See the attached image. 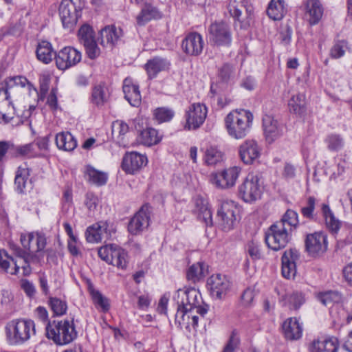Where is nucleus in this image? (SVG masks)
<instances>
[{"label":"nucleus","mask_w":352,"mask_h":352,"mask_svg":"<svg viewBox=\"0 0 352 352\" xmlns=\"http://www.w3.org/2000/svg\"><path fill=\"white\" fill-rule=\"evenodd\" d=\"M348 50V42L345 40H338L331 47L329 56L333 59H338L343 57Z\"/></svg>","instance_id":"obj_52"},{"label":"nucleus","mask_w":352,"mask_h":352,"mask_svg":"<svg viewBox=\"0 0 352 352\" xmlns=\"http://www.w3.org/2000/svg\"><path fill=\"white\" fill-rule=\"evenodd\" d=\"M306 14L311 25L317 24L321 19L323 8L318 0H307L305 3Z\"/></svg>","instance_id":"obj_33"},{"label":"nucleus","mask_w":352,"mask_h":352,"mask_svg":"<svg viewBox=\"0 0 352 352\" xmlns=\"http://www.w3.org/2000/svg\"><path fill=\"white\" fill-rule=\"evenodd\" d=\"M210 40L219 46H229L232 34L229 25L224 22H215L209 28Z\"/></svg>","instance_id":"obj_18"},{"label":"nucleus","mask_w":352,"mask_h":352,"mask_svg":"<svg viewBox=\"0 0 352 352\" xmlns=\"http://www.w3.org/2000/svg\"><path fill=\"white\" fill-rule=\"evenodd\" d=\"M287 302L290 309H298L305 302V297L302 293L295 292L287 296Z\"/></svg>","instance_id":"obj_59"},{"label":"nucleus","mask_w":352,"mask_h":352,"mask_svg":"<svg viewBox=\"0 0 352 352\" xmlns=\"http://www.w3.org/2000/svg\"><path fill=\"white\" fill-rule=\"evenodd\" d=\"M46 335L56 344L63 345L69 344L77 337L73 320L54 321L46 325Z\"/></svg>","instance_id":"obj_3"},{"label":"nucleus","mask_w":352,"mask_h":352,"mask_svg":"<svg viewBox=\"0 0 352 352\" xmlns=\"http://www.w3.org/2000/svg\"><path fill=\"white\" fill-rule=\"evenodd\" d=\"M321 212L328 230L332 233H337L340 228V221L334 216L333 212L327 204L321 205Z\"/></svg>","instance_id":"obj_37"},{"label":"nucleus","mask_w":352,"mask_h":352,"mask_svg":"<svg viewBox=\"0 0 352 352\" xmlns=\"http://www.w3.org/2000/svg\"><path fill=\"white\" fill-rule=\"evenodd\" d=\"M49 305L54 314L58 316L64 315L67 309L66 301L56 297L50 298Z\"/></svg>","instance_id":"obj_54"},{"label":"nucleus","mask_w":352,"mask_h":352,"mask_svg":"<svg viewBox=\"0 0 352 352\" xmlns=\"http://www.w3.org/2000/svg\"><path fill=\"white\" fill-rule=\"evenodd\" d=\"M239 208L233 201H223L217 210L219 227L225 232L234 229L237 222Z\"/></svg>","instance_id":"obj_9"},{"label":"nucleus","mask_w":352,"mask_h":352,"mask_svg":"<svg viewBox=\"0 0 352 352\" xmlns=\"http://www.w3.org/2000/svg\"><path fill=\"white\" fill-rule=\"evenodd\" d=\"M305 97L304 94H298L292 96L288 102L289 111L295 114L302 115L306 111Z\"/></svg>","instance_id":"obj_43"},{"label":"nucleus","mask_w":352,"mask_h":352,"mask_svg":"<svg viewBox=\"0 0 352 352\" xmlns=\"http://www.w3.org/2000/svg\"><path fill=\"white\" fill-rule=\"evenodd\" d=\"M208 109L202 103L192 104L186 111V124L184 128L188 130L197 129L204 122L207 116Z\"/></svg>","instance_id":"obj_14"},{"label":"nucleus","mask_w":352,"mask_h":352,"mask_svg":"<svg viewBox=\"0 0 352 352\" xmlns=\"http://www.w3.org/2000/svg\"><path fill=\"white\" fill-rule=\"evenodd\" d=\"M254 298V291L251 288H247L241 296V300L245 306H248L251 304Z\"/></svg>","instance_id":"obj_64"},{"label":"nucleus","mask_w":352,"mask_h":352,"mask_svg":"<svg viewBox=\"0 0 352 352\" xmlns=\"http://www.w3.org/2000/svg\"><path fill=\"white\" fill-rule=\"evenodd\" d=\"M239 344V338L236 333L233 332L230 338L229 342L226 346L223 352H233Z\"/></svg>","instance_id":"obj_62"},{"label":"nucleus","mask_w":352,"mask_h":352,"mask_svg":"<svg viewBox=\"0 0 352 352\" xmlns=\"http://www.w3.org/2000/svg\"><path fill=\"white\" fill-rule=\"evenodd\" d=\"M5 333L10 345L23 344L36 333L34 322L23 318L11 320L5 326Z\"/></svg>","instance_id":"obj_1"},{"label":"nucleus","mask_w":352,"mask_h":352,"mask_svg":"<svg viewBox=\"0 0 352 352\" xmlns=\"http://www.w3.org/2000/svg\"><path fill=\"white\" fill-rule=\"evenodd\" d=\"M147 157L138 152L126 153L123 157L122 169L126 173L134 174L137 170L146 166Z\"/></svg>","instance_id":"obj_23"},{"label":"nucleus","mask_w":352,"mask_h":352,"mask_svg":"<svg viewBox=\"0 0 352 352\" xmlns=\"http://www.w3.org/2000/svg\"><path fill=\"white\" fill-rule=\"evenodd\" d=\"M305 250L313 257L322 255L327 250V236L322 232L309 234L305 239Z\"/></svg>","instance_id":"obj_15"},{"label":"nucleus","mask_w":352,"mask_h":352,"mask_svg":"<svg viewBox=\"0 0 352 352\" xmlns=\"http://www.w3.org/2000/svg\"><path fill=\"white\" fill-rule=\"evenodd\" d=\"M19 269V261L14 260L5 250H0V270L12 275H16Z\"/></svg>","instance_id":"obj_30"},{"label":"nucleus","mask_w":352,"mask_h":352,"mask_svg":"<svg viewBox=\"0 0 352 352\" xmlns=\"http://www.w3.org/2000/svg\"><path fill=\"white\" fill-rule=\"evenodd\" d=\"M285 0H271L268 4L267 14L274 21L281 20L287 12Z\"/></svg>","instance_id":"obj_31"},{"label":"nucleus","mask_w":352,"mask_h":352,"mask_svg":"<svg viewBox=\"0 0 352 352\" xmlns=\"http://www.w3.org/2000/svg\"><path fill=\"white\" fill-rule=\"evenodd\" d=\"M153 116L159 123H162L170 121L174 116V111L170 109L159 107L154 110Z\"/></svg>","instance_id":"obj_58"},{"label":"nucleus","mask_w":352,"mask_h":352,"mask_svg":"<svg viewBox=\"0 0 352 352\" xmlns=\"http://www.w3.org/2000/svg\"><path fill=\"white\" fill-rule=\"evenodd\" d=\"M85 3L82 0H62L58 14L65 29L72 30L81 16Z\"/></svg>","instance_id":"obj_6"},{"label":"nucleus","mask_w":352,"mask_h":352,"mask_svg":"<svg viewBox=\"0 0 352 352\" xmlns=\"http://www.w3.org/2000/svg\"><path fill=\"white\" fill-rule=\"evenodd\" d=\"M253 118L252 113L245 109L230 111L225 118L228 135L236 140L244 138L251 129Z\"/></svg>","instance_id":"obj_2"},{"label":"nucleus","mask_w":352,"mask_h":352,"mask_svg":"<svg viewBox=\"0 0 352 352\" xmlns=\"http://www.w3.org/2000/svg\"><path fill=\"white\" fill-rule=\"evenodd\" d=\"M129 132V125L122 120H116L112 124V133L116 136L117 142L122 146H126L129 144L126 135Z\"/></svg>","instance_id":"obj_38"},{"label":"nucleus","mask_w":352,"mask_h":352,"mask_svg":"<svg viewBox=\"0 0 352 352\" xmlns=\"http://www.w3.org/2000/svg\"><path fill=\"white\" fill-rule=\"evenodd\" d=\"M204 41L202 36L197 32L188 34L182 43L183 51L189 56H197L204 50Z\"/></svg>","instance_id":"obj_21"},{"label":"nucleus","mask_w":352,"mask_h":352,"mask_svg":"<svg viewBox=\"0 0 352 352\" xmlns=\"http://www.w3.org/2000/svg\"><path fill=\"white\" fill-rule=\"evenodd\" d=\"M324 142L327 148L331 151H338L341 150L344 145L343 138L340 134L337 133L329 134L325 138Z\"/></svg>","instance_id":"obj_51"},{"label":"nucleus","mask_w":352,"mask_h":352,"mask_svg":"<svg viewBox=\"0 0 352 352\" xmlns=\"http://www.w3.org/2000/svg\"><path fill=\"white\" fill-rule=\"evenodd\" d=\"M14 252L17 257L14 260L19 261L20 268L21 267L23 270V275L25 276H29L32 272L30 264L39 263L41 260L39 255L32 254L30 252L27 253L20 248L16 247L14 248Z\"/></svg>","instance_id":"obj_25"},{"label":"nucleus","mask_w":352,"mask_h":352,"mask_svg":"<svg viewBox=\"0 0 352 352\" xmlns=\"http://www.w3.org/2000/svg\"><path fill=\"white\" fill-rule=\"evenodd\" d=\"M99 257L108 264L119 269H126L129 263L128 254L121 247L116 244H109L98 249Z\"/></svg>","instance_id":"obj_8"},{"label":"nucleus","mask_w":352,"mask_h":352,"mask_svg":"<svg viewBox=\"0 0 352 352\" xmlns=\"http://www.w3.org/2000/svg\"><path fill=\"white\" fill-rule=\"evenodd\" d=\"M338 340L336 338L315 340L309 346L310 352H337Z\"/></svg>","instance_id":"obj_32"},{"label":"nucleus","mask_w":352,"mask_h":352,"mask_svg":"<svg viewBox=\"0 0 352 352\" xmlns=\"http://www.w3.org/2000/svg\"><path fill=\"white\" fill-rule=\"evenodd\" d=\"M173 300L179 307H186L188 310H194L196 314L204 316L208 308L201 305L202 298L199 292L195 288L178 289L173 296Z\"/></svg>","instance_id":"obj_4"},{"label":"nucleus","mask_w":352,"mask_h":352,"mask_svg":"<svg viewBox=\"0 0 352 352\" xmlns=\"http://www.w3.org/2000/svg\"><path fill=\"white\" fill-rule=\"evenodd\" d=\"M170 65V63L166 58L157 56L148 60L145 65V69L148 77L153 78L160 72L168 69Z\"/></svg>","instance_id":"obj_29"},{"label":"nucleus","mask_w":352,"mask_h":352,"mask_svg":"<svg viewBox=\"0 0 352 352\" xmlns=\"http://www.w3.org/2000/svg\"><path fill=\"white\" fill-rule=\"evenodd\" d=\"M98 204V198L93 193L88 192L85 197V205L90 211L96 210Z\"/></svg>","instance_id":"obj_61"},{"label":"nucleus","mask_w":352,"mask_h":352,"mask_svg":"<svg viewBox=\"0 0 352 352\" xmlns=\"http://www.w3.org/2000/svg\"><path fill=\"white\" fill-rule=\"evenodd\" d=\"M197 214L199 220L204 222L206 226H212L213 224L212 211L208 204L201 201L197 203Z\"/></svg>","instance_id":"obj_45"},{"label":"nucleus","mask_w":352,"mask_h":352,"mask_svg":"<svg viewBox=\"0 0 352 352\" xmlns=\"http://www.w3.org/2000/svg\"><path fill=\"white\" fill-rule=\"evenodd\" d=\"M81 58V52L72 47H65L55 56L56 67L60 70H66L76 65Z\"/></svg>","instance_id":"obj_17"},{"label":"nucleus","mask_w":352,"mask_h":352,"mask_svg":"<svg viewBox=\"0 0 352 352\" xmlns=\"http://www.w3.org/2000/svg\"><path fill=\"white\" fill-rule=\"evenodd\" d=\"M240 173V168L230 167L212 173L209 176V182L218 189H229L236 184Z\"/></svg>","instance_id":"obj_10"},{"label":"nucleus","mask_w":352,"mask_h":352,"mask_svg":"<svg viewBox=\"0 0 352 352\" xmlns=\"http://www.w3.org/2000/svg\"><path fill=\"white\" fill-rule=\"evenodd\" d=\"M123 92L125 99L133 107H139L141 104L142 97L139 86L135 84L132 79L126 78L123 82Z\"/></svg>","instance_id":"obj_26"},{"label":"nucleus","mask_w":352,"mask_h":352,"mask_svg":"<svg viewBox=\"0 0 352 352\" xmlns=\"http://www.w3.org/2000/svg\"><path fill=\"white\" fill-rule=\"evenodd\" d=\"M89 291L96 307L101 309L103 312L108 311L110 307L109 299L93 287H89Z\"/></svg>","instance_id":"obj_46"},{"label":"nucleus","mask_w":352,"mask_h":352,"mask_svg":"<svg viewBox=\"0 0 352 352\" xmlns=\"http://www.w3.org/2000/svg\"><path fill=\"white\" fill-rule=\"evenodd\" d=\"M85 175L90 183L98 186L104 185L108 178L107 173L96 170L90 165L86 167Z\"/></svg>","instance_id":"obj_41"},{"label":"nucleus","mask_w":352,"mask_h":352,"mask_svg":"<svg viewBox=\"0 0 352 352\" xmlns=\"http://www.w3.org/2000/svg\"><path fill=\"white\" fill-rule=\"evenodd\" d=\"M316 202V199L313 196H309L307 198L305 205L300 209V212L304 217L310 220L314 219V210Z\"/></svg>","instance_id":"obj_57"},{"label":"nucleus","mask_w":352,"mask_h":352,"mask_svg":"<svg viewBox=\"0 0 352 352\" xmlns=\"http://www.w3.org/2000/svg\"><path fill=\"white\" fill-rule=\"evenodd\" d=\"M227 9L230 16L235 20L241 23V16L242 12L239 9L236 0H228Z\"/></svg>","instance_id":"obj_60"},{"label":"nucleus","mask_w":352,"mask_h":352,"mask_svg":"<svg viewBox=\"0 0 352 352\" xmlns=\"http://www.w3.org/2000/svg\"><path fill=\"white\" fill-rule=\"evenodd\" d=\"M223 160V153L217 147L210 146L208 148L204 156L205 163L208 166H214Z\"/></svg>","instance_id":"obj_47"},{"label":"nucleus","mask_w":352,"mask_h":352,"mask_svg":"<svg viewBox=\"0 0 352 352\" xmlns=\"http://www.w3.org/2000/svg\"><path fill=\"white\" fill-rule=\"evenodd\" d=\"M318 300L325 306H331L342 301V295L337 291H327L319 293Z\"/></svg>","instance_id":"obj_50"},{"label":"nucleus","mask_w":352,"mask_h":352,"mask_svg":"<svg viewBox=\"0 0 352 352\" xmlns=\"http://www.w3.org/2000/svg\"><path fill=\"white\" fill-rule=\"evenodd\" d=\"M28 79L21 76H14V77H9L7 78L5 80L6 83V90L5 94L6 95V100H8L9 95H8V89L12 88L14 86H19L21 87H25V85L28 84Z\"/></svg>","instance_id":"obj_56"},{"label":"nucleus","mask_w":352,"mask_h":352,"mask_svg":"<svg viewBox=\"0 0 352 352\" xmlns=\"http://www.w3.org/2000/svg\"><path fill=\"white\" fill-rule=\"evenodd\" d=\"M292 232L282 223H273L265 232V240L267 246L278 251L284 248L289 242Z\"/></svg>","instance_id":"obj_7"},{"label":"nucleus","mask_w":352,"mask_h":352,"mask_svg":"<svg viewBox=\"0 0 352 352\" xmlns=\"http://www.w3.org/2000/svg\"><path fill=\"white\" fill-rule=\"evenodd\" d=\"M206 268L204 263L198 262L192 265L187 270L186 277L188 280L193 283L199 281L205 276Z\"/></svg>","instance_id":"obj_48"},{"label":"nucleus","mask_w":352,"mask_h":352,"mask_svg":"<svg viewBox=\"0 0 352 352\" xmlns=\"http://www.w3.org/2000/svg\"><path fill=\"white\" fill-rule=\"evenodd\" d=\"M162 140V135L153 128H146L140 131L137 138L138 142L144 146H151L158 144Z\"/></svg>","instance_id":"obj_35"},{"label":"nucleus","mask_w":352,"mask_h":352,"mask_svg":"<svg viewBox=\"0 0 352 352\" xmlns=\"http://www.w3.org/2000/svg\"><path fill=\"white\" fill-rule=\"evenodd\" d=\"M285 338L289 340H297L302 337V327L296 318H287L282 325Z\"/></svg>","instance_id":"obj_27"},{"label":"nucleus","mask_w":352,"mask_h":352,"mask_svg":"<svg viewBox=\"0 0 352 352\" xmlns=\"http://www.w3.org/2000/svg\"><path fill=\"white\" fill-rule=\"evenodd\" d=\"M122 36V30L115 26H107L100 33V44L107 47H113Z\"/></svg>","instance_id":"obj_28"},{"label":"nucleus","mask_w":352,"mask_h":352,"mask_svg":"<svg viewBox=\"0 0 352 352\" xmlns=\"http://www.w3.org/2000/svg\"><path fill=\"white\" fill-rule=\"evenodd\" d=\"M109 92L104 85H98L93 87L91 102L97 107L103 106L109 100Z\"/></svg>","instance_id":"obj_39"},{"label":"nucleus","mask_w":352,"mask_h":352,"mask_svg":"<svg viewBox=\"0 0 352 352\" xmlns=\"http://www.w3.org/2000/svg\"><path fill=\"white\" fill-rule=\"evenodd\" d=\"M151 207L148 204L143 205L131 219L128 230L133 235H137L146 229L150 223Z\"/></svg>","instance_id":"obj_16"},{"label":"nucleus","mask_w":352,"mask_h":352,"mask_svg":"<svg viewBox=\"0 0 352 352\" xmlns=\"http://www.w3.org/2000/svg\"><path fill=\"white\" fill-rule=\"evenodd\" d=\"M36 54L37 59L45 63L48 64L53 58H55L56 53L54 51L52 44L47 41H42L38 43Z\"/></svg>","instance_id":"obj_34"},{"label":"nucleus","mask_w":352,"mask_h":352,"mask_svg":"<svg viewBox=\"0 0 352 352\" xmlns=\"http://www.w3.org/2000/svg\"><path fill=\"white\" fill-rule=\"evenodd\" d=\"M218 76L221 81L228 82L235 76V67L230 63H224L218 70Z\"/></svg>","instance_id":"obj_55"},{"label":"nucleus","mask_w":352,"mask_h":352,"mask_svg":"<svg viewBox=\"0 0 352 352\" xmlns=\"http://www.w3.org/2000/svg\"><path fill=\"white\" fill-rule=\"evenodd\" d=\"M67 247L69 252L73 256H78L80 254V243L78 241L77 237L72 238L68 240Z\"/></svg>","instance_id":"obj_63"},{"label":"nucleus","mask_w":352,"mask_h":352,"mask_svg":"<svg viewBox=\"0 0 352 352\" xmlns=\"http://www.w3.org/2000/svg\"><path fill=\"white\" fill-rule=\"evenodd\" d=\"M78 36L90 59H95L100 55V50L95 39L94 31L90 25L87 24L82 25L78 30Z\"/></svg>","instance_id":"obj_13"},{"label":"nucleus","mask_w":352,"mask_h":352,"mask_svg":"<svg viewBox=\"0 0 352 352\" xmlns=\"http://www.w3.org/2000/svg\"><path fill=\"white\" fill-rule=\"evenodd\" d=\"M263 184L258 174L250 173L238 187L239 197L245 203L252 204L261 198Z\"/></svg>","instance_id":"obj_5"},{"label":"nucleus","mask_w":352,"mask_h":352,"mask_svg":"<svg viewBox=\"0 0 352 352\" xmlns=\"http://www.w3.org/2000/svg\"><path fill=\"white\" fill-rule=\"evenodd\" d=\"M261 155V148L254 140H247L239 146V155L246 164H252Z\"/></svg>","instance_id":"obj_24"},{"label":"nucleus","mask_w":352,"mask_h":352,"mask_svg":"<svg viewBox=\"0 0 352 352\" xmlns=\"http://www.w3.org/2000/svg\"><path fill=\"white\" fill-rule=\"evenodd\" d=\"M300 253L295 248L286 250L282 256V274L289 279L294 277L296 272V261L299 259Z\"/></svg>","instance_id":"obj_22"},{"label":"nucleus","mask_w":352,"mask_h":352,"mask_svg":"<svg viewBox=\"0 0 352 352\" xmlns=\"http://www.w3.org/2000/svg\"><path fill=\"white\" fill-rule=\"evenodd\" d=\"M161 17V13L154 6L146 5L141 13L138 16L137 20L139 25H144L146 22Z\"/></svg>","instance_id":"obj_44"},{"label":"nucleus","mask_w":352,"mask_h":352,"mask_svg":"<svg viewBox=\"0 0 352 352\" xmlns=\"http://www.w3.org/2000/svg\"><path fill=\"white\" fill-rule=\"evenodd\" d=\"M55 140L57 147L65 151H72L77 146L76 140L68 131L57 133Z\"/></svg>","instance_id":"obj_36"},{"label":"nucleus","mask_w":352,"mask_h":352,"mask_svg":"<svg viewBox=\"0 0 352 352\" xmlns=\"http://www.w3.org/2000/svg\"><path fill=\"white\" fill-rule=\"evenodd\" d=\"M194 310H188L186 307H179L177 306V312L175 314V322L181 328L190 329L192 313Z\"/></svg>","instance_id":"obj_42"},{"label":"nucleus","mask_w":352,"mask_h":352,"mask_svg":"<svg viewBox=\"0 0 352 352\" xmlns=\"http://www.w3.org/2000/svg\"><path fill=\"white\" fill-rule=\"evenodd\" d=\"M207 286L212 298L223 300L230 292L232 283L226 275L214 274L208 278Z\"/></svg>","instance_id":"obj_12"},{"label":"nucleus","mask_w":352,"mask_h":352,"mask_svg":"<svg viewBox=\"0 0 352 352\" xmlns=\"http://www.w3.org/2000/svg\"><path fill=\"white\" fill-rule=\"evenodd\" d=\"M15 151L16 155L20 157L33 158L41 156L40 153L35 149L34 143L18 146L16 147Z\"/></svg>","instance_id":"obj_53"},{"label":"nucleus","mask_w":352,"mask_h":352,"mask_svg":"<svg viewBox=\"0 0 352 352\" xmlns=\"http://www.w3.org/2000/svg\"><path fill=\"white\" fill-rule=\"evenodd\" d=\"M114 233L115 228L112 223L100 221L87 228L85 236L89 243H98L110 239Z\"/></svg>","instance_id":"obj_11"},{"label":"nucleus","mask_w":352,"mask_h":352,"mask_svg":"<svg viewBox=\"0 0 352 352\" xmlns=\"http://www.w3.org/2000/svg\"><path fill=\"white\" fill-rule=\"evenodd\" d=\"M29 177L30 169L27 164H24L19 166L14 179V184L19 192L22 193L28 184L30 183Z\"/></svg>","instance_id":"obj_40"},{"label":"nucleus","mask_w":352,"mask_h":352,"mask_svg":"<svg viewBox=\"0 0 352 352\" xmlns=\"http://www.w3.org/2000/svg\"><path fill=\"white\" fill-rule=\"evenodd\" d=\"M298 215L292 210H287L282 219L276 223H282L287 230L292 233L298 224Z\"/></svg>","instance_id":"obj_49"},{"label":"nucleus","mask_w":352,"mask_h":352,"mask_svg":"<svg viewBox=\"0 0 352 352\" xmlns=\"http://www.w3.org/2000/svg\"><path fill=\"white\" fill-rule=\"evenodd\" d=\"M21 243L25 249L32 254L41 253L47 244L45 236L40 232L21 234Z\"/></svg>","instance_id":"obj_20"},{"label":"nucleus","mask_w":352,"mask_h":352,"mask_svg":"<svg viewBox=\"0 0 352 352\" xmlns=\"http://www.w3.org/2000/svg\"><path fill=\"white\" fill-rule=\"evenodd\" d=\"M263 129L266 141L271 144L283 135L285 126L272 115L265 114L263 117Z\"/></svg>","instance_id":"obj_19"}]
</instances>
